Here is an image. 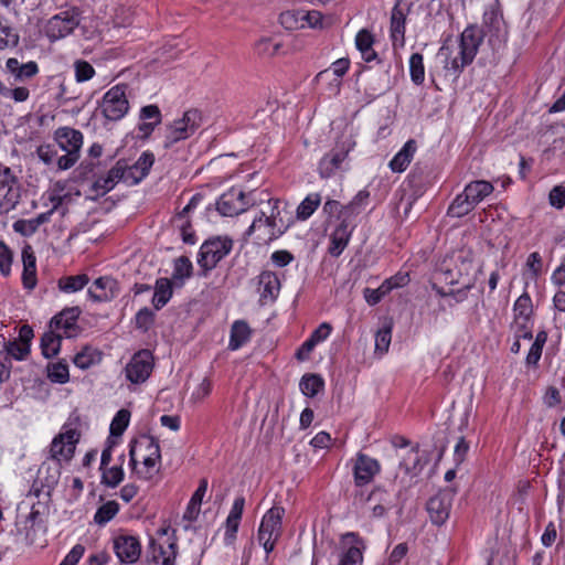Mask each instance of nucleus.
Here are the masks:
<instances>
[{
  "label": "nucleus",
  "instance_id": "20e7f679",
  "mask_svg": "<svg viewBox=\"0 0 565 565\" xmlns=\"http://www.w3.org/2000/svg\"><path fill=\"white\" fill-rule=\"evenodd\" d=\"M202 115L198 109L186 110L182 118L174 120L167 126L164 136V148L172 147L175 142L192 136L201 126Z\"/></svg>",
  "mask_w": 565,
  "mask_h": 565
},
{
  "label": "nucleus",
  "instance_id": "9b49d317",
  "mask_svg": "<svg viewBox=\"0 0 565 565\" xmlns=\"http://www.w3.org/2000/svg\"><path fill=\"white\" fill-rule=\"evenodd\" d=\"M273 203L270 214L267 215L265 212H260L259 216L254 218L253 223L246 231L247 235H252L256 232V228H260V222H265L266 227L269 228V232L260 236V239L265 242L273 241L285 233L287 225L284 224L282 218L280 217V211L278 209L279 200H275Z\"/></svg>",
  "mask_w": 565,
  "mask_h": 565
},
{
  "label": "nucleus",
  "instance_id": "7ed1b4c3",
  "mask_svg": "<svg viewBox=\"0 0 565 565\" xmlns=\"http://www.w3.org/2000/svg\"><path fill=\"white\" fill-rule=\"evenodd\" d=\"M137 447H139L140 449H145V451H146V455L142 458L143 469L137 470V473L139 475V477H141L146 480H149L159 470L157 468V465L161 459L159 443L152 436H142L141 439L137 443V445H131L130 450H129V456H130V465L132 466L134 469H136V466H137V459H136Z\"/></svg>",
  "mask_w": 565,
  "mask_h": 565
},
{
  "label": "nucleus",
  "instance_id": "f8f14e48",
  "mask_svg": "<svg viewBox=\"0 0 565 565\" xmlns=\"http://www.w3.org/2000/svg\"><path fill=\"white\" fill-rule=\"evenodd\" d=\"M77 9L62 11L52 17L46 24V35L51 40H60L71 34L79 24Z\"/></svg>",
  "mask_w": 565,
  "mask_h": 565
},
{
  "label": "nucleus",
  "instance_id": "79ce46f5",
  "mask_svg": "<svg viewBox=\"0 0 565 565\" xmlns=\"http://www.w3.org/2000/svg\"><path fill=\"white\" fill-rule=\"evenodd\" d=\"M0 21V50L15 47L19 43V34Z\"/></svg>",
  "mask_w": 565,
  "mask_h": 565
},
{
  "label": "nucleus",
  "instance_id": "8fccbe9b",
  "mask_svg": "<svg viewBox=\"0 0 565 565\" xmlns=\"http://www.w3.org/2000/svg\"><path fill=\"white\" fill-rule=\"evenodd\" d=\"M13 260V253L9 246L0 241V273L3 276H9L11 273V265Z\"/></svg>",
  "mask_w": 565,
  "mask_h": 565
},
{
  "label": "nucleus",
  "instance_id": "58836bf2",
  "mask_svg": "<svg viewBox=\"0 0 565 565\" xmlns=\"http://www.w3.org/2000/svg\"><path fill=\"white\" fill-rule=\"evenodd\" d=\"M279 22L286 30H298L305 28L301 11H286L279 15Z\"/></svg>",
  "mask_w": 565,
  "mask_h": 565
},
{
  "label": "nucleus",
  "instance_id": "dca6fc26",
  "mask_svg": "<svg viewBox=\"0 0 565 565\" xmlns=\"http://www.w3.org/2000/svg\"><path fill=\"white\" fill-rule=\"evenodd\" d=\"M114 550L122 563H136L141 555V545L137 537L120 535L114 540Z\"/></svg>",
  "mask_w": 565,
  "mask_h": 565
},
{
  "label": "nucleus",
  "instance_id": "b1692460",
  "mask_svg": "<svg viewBox=\"0 0 565 565\" xmlns=\"http://www.w3.org/2000/svg\"><path fill=\"white\" fill-rule=\"evenodd\" d=\"M174 547L175 544L171 543L169 545L171 552L168 554V552L151 537L148 547V557L154 564H159L160 559H162L161 565H173L175 558Z\"/></svg>",
  "mask_w": 565,
  "mask_h": 565
},
{
  "label": "nucleus",
  "instance_id": "6e6d98bb",
  "mask_svg": "<svg viewBox=\"0 0 565 565\" xmlns=\"http://www.w3.org/2000/svg\"><path fill=\"white\" fill-rule=\"evenodd\" d=\"M140 120H151L150 122L161 124L162 115L157 105H147L140 109Z\"/></svg>",
  "mask_w": 565,
  "mask_h": 565
},
{
  "label": "nucleus",
  "instance_id": "423d86ee",
  "mask_svg": "<svg viewBox=\"0 0 565 565\" xmlns=\"http://www.w3.org/2000/svg\"><path fill=\"white\" fill-rule=\"evenodd\" d=\"M232 247L233 241L228 237L207 239L200 248L198 263L204 270H211L230 254Z\"/></svg>",
  "mask_w": 565,
  "mask_h": 565
},
{
  "label": "nucleus",
  "instance_id": "69168bd1",
  "mask_svg": "<svg viewBox=\"0 0 565 565\" xmlns=\"http://www.w3.org/2000/svg\"><path fill=\"white\" fill-rule=\"evenodd\" d=\"M17 14L13 0H0V21L8 22L10 18H14Z\"/></svg>",
  "mask_w": 565,
  "mask_h": 565
},
{
  "label": "nucleus",
  "instance_id": "a19ab883",
  "mask_svg": "<svg viewBox=\"0 0 565 565\" xmlns=\"http://www.w3.org/2000/svg\"><path fill=\"white\" fill-rule=\"evenodd\" d=\"M130 419V413L127 409H120L115 415L110 424V435L121 436L127 428Z\"/></svg>",
  "mask_w": 565,
  "mask_h": 565
},
{
  "label": "nucleus",
  "instance_id": "5701e85b",
  "mask_svg": "<svg viewBox=\"0 0 565 565\" xmlns=\"http://www.w3.org/2000/svg\"><path fill=\"white\" fill-rule=\"evenodd\" d=\"M416 141L411 139L404 147L394 156L390 162V167L394 172H403L411 163L416 151Z\"/></svg>",
  "mask_w": 565,
  "mask_h": 565
},
{
  "label": "nucleus",
  "instance_id": "c756f323",
  "mask_svg": "<svg viewBox=\"0 0 565 565\" xmlns=\"http://www.w3.org/2000/svg\"><path fill=\"white\" fill-rule=\"evenodd\" d=\"M89 282L86 274L75 276H64L57 281L58 289L66 294H72L82 290Z\"/></svg>",
  "mask_w": 565,
  "mask_h": 565
},
{
  "label": "nucleus",
  "instance_id": "72a5a7b5",
  "mask_svg": "<svg viewBox=\"0 0 565 565\" xmlns=\"http://www.w3.org/2000/svg\"><path fill=\"white\" fill-rule=\"evenodd\" d=\"M321 196L318 193L309 194L297 207V217L299 220L309 218L320 205Z\"/></svg>",
  "mask_w": 565,
  "mask_h": 565
},
{
  "label": "nucleus",
  "instance_id": "603ef678",
  "mask_svg": "<svg viewBox=\"0 0 565 565\" xmlns=\"http://www.w3.org/2000/svg\"><path fill=\"white\" fill-rule=\"evenodd\" d=\"M350 61L349 58H339L332 63L330 70H324L318 73L317 78L321 79L329 74L331 71L338 78L342 77L349 70Z\"/></svg>",
  "mask_w": 565,
  "mask_h": 565
},
{
  "label": "nucleus",
  "instance_id": "cd10ccee",
  "mask_svg": "<svg viewBox=\"0 0 565 565\" xmlns=\"http://www.w3.org/2000/svg\"><path fill=\"white\" fill-rule=\"evenodd\" d=\"M172 282L168 278H159L156 281L152 303L157 310L164 307L172 297Z\"/></svg>",
  "mask_w": 565,
  "mask_h": 565
},
{
  "label": "nucleus",
  "instance_id": "37998d69",
  "mask_svg": "<svg viewBox=\"0 0 565 565\" xmlns=\"http://www.w3.org/2000/svg\"><path fill=\"white\" fill-rule=\"evenodd\" d=\"M97 356L98 354L95 350L86 347L74 356L73 362L77 367L85 370L96 362Z\"/></svg>",
  "mask_w": 565,
  "mask_h": 565
},
{
  "label": "nucleus",
  "instance_id": "774afa93",
  "mask_svg": "<svg viewBox=\"0 0 565 565\" xmlns=\"http://www.w3.org/2000/svg\"><path fill=\"white\" fill-rule=\"evenodd\" d=\"M550 202L553 206L563 207L565 204V188L554 186L550 192Z\"/></svg>",
  "mask_w": 565,
  "mask_h": 565
},
{
  "label": "nucleus",
  "instance_id": "7c9ffc66",
  "mask_svg": "<svg viewBox=\"0 0 565 565\" xmlns=\"http://www.w3.org/2000/svg\"><path fill=\"white\" fill-rule=\"evenodd\" d=\"M193 266L186 256H180L174 260L172 280L175 285L182 286L184 279L192 276Z\"/></svg>",
  "mask_w": 565,
  "mask_h": 565
},
{
  "label": "nucleus",
  "instance_id": "6ab92c4d",
  "mask_svg": "<svg viewBox=\"0 0 565 565\" xmlns=\"http://www.w3.org/2000/svg\"><path fill=\"white\" fill-rule=\"evenodd\" d=\"M379 471L380 463L377 462V460L362 452H359L356 455L355 463L353 467L354 480L356 486L361 487L371 482Z\"/></svg>",
  "mask_w": 565,
  "mask_h": 565
},
{
  "label": "nucleus",
  "instance_id": "412c9836",
  "mask_svg": "<svg viewBox=\"0 0 565 565\" xmlns=\"http://www.w3.org/2000/svg\"><path fill=\"white\" fill-rule=\"evenodd\" d=\"M347 221L348 218L344 217V220H342V222L335 227L331 235L329 253L334 257H338L342 254L350 241L352 228H350V225Z\"/></svg>",
  "mask_w": 565,
  "mask_h": 565
},
{
  "label": "nucleus",
  "instance_id": "f257e3e1",
  "mask_svg": "<svg viewBox=\"0 0 565 565\" xmlns=\"http://www.w3.org/2000/svg\"><path fill=\"white\" fill-rule=\"evenodd\" d=\"M53 143L36 149L39 159L46 166L56 164L58 170H68L81 158L83 134L72 127H60L54 131Z\"/></svg>",
  "mask_w": 565,
  "mask_h": 565
},
{
  "label": "nucleus",
  "instance_id": "bf43d9fd",
  "mask_svg": "<svg viewBox=\"0 0 565 565\" xmlns=\"http://www.w3.org/2000/svg\"><path fill=\"white\" fill-rule=\"evenodd\" d=\"M301 18H303L305 26L308 25L312 29H322L324 28L323 24V17L319 11H301Z\"/></svg>",
  "mask_w": 565,
  "mask_h": 565
},
{
  "label": "nucleus",
  "instance_id": "680f3d73",
  "mask_svg": "<svg viewBox=\"0 0 565 565\" xmlns=\"http://www.w3.org/2000/svg\"><path fill=\"white\" fill-rule=\"evenodd\" d=\"M367 500L370 502L380 503L385 508L392 509L394 505L392 495L382 489L373 490Z\"/></svg>",
  "mask_w": 565,
  "mask_h": 565
},
{
  "label": "nucleus",
  "instance_id": "ddd939ff",
  "mask_svg": "<svg viewBox=\"0 0 565 565\" xmlns=\"http://www.w3.org/2000/svg\"><path fill=\"white\" fill-rule=\"evenodd\" d=\"M254 204L255 201L250 200L249 195L244 191L232 188L220 196L216 209L224 216H234L246 211L248 206Z\"/></svg>",
  "mask_w": 565,
  "mask_h": 565
},
{
  "label": "nucleus",
  "instance_id": "c9c22d12",
  "mask_svg": "<svg viewBox=\"0 0 565 565\" xmlns=\"http://www.w3.org/2000/svg\"><path fill=\"white\" fill-rule=\"evenodd\" d=\"M119 511V504L116 501L104 503L95 513L94 521L99 525L109 522Z\"/></svg>",
  "mask_w": 565,
  "mask_h": 565
},
{
  "label": "nucleus",
  "instance_id": "39448f33",
  "mask_svg": "<svg viewBox=\"0 0 565 565\" xmlns=\"http://www.w3.org/2000/svg\"><path fill=\"white\" fill-rule=\"evenodd\" d=\"M284 514V508L273 507L263 516L258 530V541L266 553H270L274 550L276 541L281 535Z\"/></svg>",
  "mask_w": 565,
  "mask_h": 565
},
{
  "label": "nucleus",
  "instance_id": "6e6552de",
  "mask_svg": "<svg viewBox=\"0 0 565 565\" xmlns=\"http://www.w3.org/2000/svg\"><path fill=\"white\" fill-rule=\"evenodd\" d=\"M21 198L18 178L9 167L0 164V214L15 209Z\"/></svg>",
  "mask_w": 565,
  "mask_h": 565
},
{
  "label": "nucleus",
  "instance_id": "49530a36",
  "mask_svg": "<svg viewBox=\"0 0 565 565\" xmlns=\"http://www.w3.org/2000/svg\"><path fill=\"white\" fill-rule=\"evenodd\" d=\"M102 481L104 484L115 488L117 487L124 479V470L120 466H114L107 470L102 469Z\"/></svg>",
  "mask_w": 565,
  "mask_h": 565
},
{
  "label": "nucleus",
  "instance_id": "13d9d810",
  "mask_svg": "<svg viewBox=\"0 0 565 565\" xmlns=\"http://www.w3.org/2000/svg\"><path fill=\"white\" fill-rule=\"evenodd\" d=\"M14 232L22 236H32L39 228L36 227L33 218L31 220H18L13 223Z\"/></svg>",
  "mask_w": 565,
  "mask_h": 565
},
{
  "label": "nucleus",
  "instance_id": "338daca9",
  "mask_svg": "<svg viewBox=\"0 0 565 565\" xmlns=\"http://www.w3.org/2000/svg\"><path fill=\"white\" fill-rule=\"evenodd\" d=\"M84 546L76 544L65 556L60 565H76L84 554Z\"/></svg>",
  "mask_w": 565,
  "mask_h": 565
},
{
  "label": "nucleus",
  "instance_id": "4be33fe9",
  "mask_svg": "<svg viewBox=\"0 0 565 565\" xmlns=\"http://www.w3.org/2000/svg\"><path fill=\"white\" fill-rule=\"evenodd\" d=\"M154 162V156L151 152H143L139 159L130 167L127 166L128 178L131 184L139 183L146 178Z\"/></svg>",
  "mask_w": 565,
  "mask_h": 565
},
{
  "label": "nucleus",
  "instance_id": "a18cd8bd",
  "mask_svg": "<svg viewBox=\"0 0 565 565\" xmlns=\"http://www.w3.org/2000/svg\"><path fill=\"white\" fill-rule=\"evenodd\" d=\"M392 340V328L385 327L380 329L375 335V352L381 355L385 354L388 351L390 344Z\"/></svg>",
  "mask_w": 565,
  "mask_h": 565
},
{
  "label": "nucleus",
  "instance_id": "393cba45",
  "mask_svg": "<svg viewBox=\"0 0 565 565\" xmlns=\"http://www.w3.org/2000/svg\"><path fill=\"white\" fill-rule=\"evenodd\" d=\"M258 284L262 288L260 296L262 298H276L279 289L280 282L277 275L269 270H264L258 277Z\"/></svg>",
  "mask_w": 565,
  "mask_h": 565
},
{
  "label": "nucleus",
  "instance_id": "a211bd4d",
  "mask_svg": "<svg viewBox=\"0 0 565 565\" xmlns=\"http://www.w3.org/2000/svg\"><path fill=\"white\" fill-rule=\"evenodd\" d=\"M351 146H338L329 153L324 154L319 162V173L322 178H329L341 168V164L348 158Z\"/></svg>",
  "mask_w": 565,
  "mask_h": 565
},
{
  "label": "nucleus",
  "instance_id": "c85d7f7f",
  "mask_svg": "<svg viewBox=\"0 0 565 565\" xmlns=\"http://www.w3.org/2000/svg\"><path fill=\"white\" fill-rule=\"evenodd\" d=\"M55 329H51L41 338V350L42 354L46 358L55 356L61 349L62 335L54 332Z\"/></svg>",
  "mask_w": 565,
  "mask_h": 565
},
{
  "label": "nucleus",
  "instance_id": "473e14b6",
  "mask_svg": "<svg viewBox=\"0 0 565 565\" xmlns=\"http://www.w3.org/2000/svg\"><path fill=\"white\" fill-rule=\"evenodd\" d=\"M299 386L306 396L313 397L323 388L324 382L318 374H306L302 376Z\"/></svg>",
  "mask_w": 565,
  "mask_h": 565
},
{
  "label": "nucleus",
  "instance_id": "4c0bfd02",
  "mask_svg": "<svg viewBox=\"0 0 565 565\" xmlns=\"http://www.w3.org/2000/svg\"><path fill=\"white\" fill-rule=\"evenodd\" d=\"M47 376L52 382L64 384L70 379L68 365L63 362H56L47 366Z\"/></svg>",
  "mask_w": 565,
  "mask_h": 565
},
{
  "label": "nucleus",
  "instance_id": "f03ea898",
  "mask_svg": "<svg viewBox=\"0 0 565 565\" xmlns=\"http://www.w3.org/2000/svg\"><path fill=\"white\" fill-rule=\"evenodd\" d=\"M483 39L484 31L482 28L477 24H470L460 34L456 56L451 57L448 46L443 45L437 53V57L443 60L445 71L457 77L466 66L472 63Z\"/></svg>",
  "mask_w": 565,
  "mask_h": 565
},
{
  "label": "nucleus",
  "instance_id": "4468645a",
  "mask_svg": "<svg viewBox=\"0 0 565 565\" xmlns=\"http://www.w3.org/2000/svg\"><path fill=\"white\" fill-rule=\"evenodd\" d=\"M411 11V3L406 0H397L391 12V40L394 49L405 44V23Z\"/></svg>",
  "mask_w": 565,
  "mask_h": 565
},
{
  "label": "nucleus",
  "instance_id": "a878e982",
  "mask_svg": "<svg viewBox=\"0 0 565 565\" xmlns=\"http://www.w3.org/2000/svg\"><path fill=\"white\" fill-rule=\"evenodd\" d=\"M493 191V185L484 180H477L468 183L463 190L466 196L470 199V201L477 205L480 203L486 196L491 194Z\"/></svg>",
  "mask_w": 565,
  "mask_h": 565
},
{
  "label": "nucleus",
  "instance_id": "aec40b11",
  "mask_svg": "<svg viewBox=\"0 0 565 565\" xmlns=\"http://www.w3.org/2000/svg\"><path fill=\"white\" fill-rule=\"evenodd\" d=\"M81 312L79 307L65 308L51 319L50 328L55 330L63 329L64 334L70 338L73 335V330L76 328V321Z\"/></svg>",
  "mask_w": 565,
  "mask_h": 565
},
{
  "label": "nucleus",
  "instance_id": "e2e57ef3",
  "mask_svg": "<svg viewBox=\"0 0 565 565\" xmlns=\"http://www.w3.org/2000/svg\"><path fill=\"white\" fill-rule=\"evenodd\" d=\"M39 72V66L35 62L30 61L25 64H20L19 71L15 75L18 79L32 78Z\"/></svg>",
  "mask_w": 565,
  "mask_h": 565
},
{
  "label": "nucleus",
  "instance_id": "2eb2a0df",
  "mask_svg": "<svg viewBox=\"0 0 565 565\" xmlns=\"http://www.w3.org/2000/svg\"><path fill=\"white\" fill-rule=\"evenodd\" d=\"M153 367L152 355L143 350L136 353L126 366V376L131 383H143Z\"/></svg>",
  "mask_w": 565,
  "mask_h": 565
},
{
  "label": "nucleus",
  "instance_id": "bb28decb",
  "mask_svg": "<svg viewBox=\"0 0 565 565\" xmlns=\"http://www.w3.org/2000/svg\"><path fill=\"white\" fill-rule=\"evenodd\" d=\"M250 333H252L250 328L245 321H243V320L235 321L231 329V339H230L228 348L231 350L239 349L243 344H245L249 340Z\"/></svg>",
  "mask_w": 565,
  "mask_h": 565
},
{
  "label": "nucleus",
  "instance_id": "2f4dec72",
  "mask_svg": "<svg viewBox=\"0 0 565 565\" xmlns=\"http://www.w3.org/2000/svg\"><path fill=\"white\" fill-rule=\"evenodd\" d=\"M476 205L470 201L466 193L458 194L450 206L448 207V214L454 217H462L470 213Z\"/></svg>",
  "mask_w": 565,
  "mask_h": 565
},
{
  "label": "nucleus",
  "instance_id": "5fc2aeb1",
  "mask_svg": "<svg viewBox=\"0 0 565 565\" xmlns=\"http://www.w3.org/2000/svg\"><path fill=\"white\" fill-rule=\"evenodd\" d=\"M363 555L359 546H350L340 558L338 565H360L362 563Z\"/></svg>",
  "mask_w": 565,
  "mask_h": 565
},
{
  "label": "nucleus",
  "instance_id": "f3484780",
  "mask_svg": "<svg viewBox=\"0 0 565 565\" xmlns=\"http://www.w3.org/2000/svg\"><path fill=\"white\" fill-rule=\"evenodd\" d=\"M118 292L117 280L109 276L97 278L87 291L88 297L95 302L110 301L117 297Z\"/></svg>",
  "mask_w": 565,
  "mask_h": 565
},
{
  "label": "nucleus",
  "instance_id": "ea45409f",
  "mask_svg": "<svg viewBox=\"0 0 565 565\" xmlns=\"http://www.w3.org/2000/svg\"><path fill=\"white\" fill-rule=\"evenodd\" d=\"M6 352H8V360L15 359L18 361L24 360L30 353V345L23 344L20 341H7Z\"/></svg>",
  "mask_w": 565,
  "mask_h": 565
},
{
  "label": "nucleus",
  "instance_id": "052dcab7",
  "mask_svg": "<svg viewBox=\"0 0 565 565\" xmlns=\"http://www.w3.org/2000/svg\"><path fill=\"white\" fill-rule=\"evenodd\" d=\"M115 188L113 183V179H108V177H100L97 179L93 185L92 191L95 193V196H103L108 193L110 190Z\"/></svg>",
  "mask_w": 565,
  "mask_h": 565
},
{
  "label": "nucleus",
  "instance_id": "3c124183",
  "mask_svg": "<svg viewBox=\"0 0 565 565\" xmlns=\"http://www.w3.org/2000/svg\"><path fill=\"white\" fill-rule=\"evenodd\" d=\"M74 68L75 78L78 83L89 81L95 75L94 67L87 61H76L74 63Z\"/></svg>",
  "mask_w": 565,
  "mask_h": 565
},
{
  "label": "nucleus",
  "instance_id": "1a4fd4ad",
  "mask_svg": "<svg viewBox=\"0 0 565 565\" xmlns=\"http://www.w3.org/2000/svg\"><path fill=\"white\" fill-rule=\"evenodd\" d=\"M455 495L456 488L447 487L427 501L426 511L434 525L441 526L449 519Z\"/></svg>",
  "mask_w": 565,
  "mask_h": 565
},
{
  "label": "nucleus",
  "instance_id": "c03bdc74",
  "mask_svg": "<svg viewBox=\"0 0 565 565\" xmlns=\"http://www.w3.org/2000/svg\"><path fill=\"white\" fill-rule=\"evenodd\" d=\"M11 367L12 363L8 360V352H6V338L0 335V383L10 379Z\"/></svg>",
  "mask_w": 565,
  "mask_h": 565
},
{
  "label": "nucleus",
  "instance_id": "e433bc0d",
  "mask_svg": "<svg viewBox=\"0 0 565 565\" xmlns=\"http://www.w3.org/2000/svg\"><path fill=\"white\" fill-rule=\"evenodd\" d=\"M369 195L367 191H360L348 205L342 207L341 213L344 217L349 218L354 214H359L364 207Z\"/></svg>",
  "mask_w": 565,
  "mask_h": 565
},
{
  "label": "nucleus",
  "instance_id": "864d4df0",
  "mask_svg": "<svg viewBox=\"0 0 565 565\" xmlns=\"http://www.w3.org/2000/svg\"><path fill=\"white\" fill-rule=\"evenodd\" d=\"M108 179H113L114 185H116L119 181L130 182V178H128L127 163L122 160L117 161L115 167H113L108 173Z\"/></svg>",
  "mask_w": 565,
  "mask_h": 565
},
{
  "label": "nucleus",
  "instance_id": "9d476101",
  "mask_svg": "<svg viewBox=\"0 0 565 565\" xmlns=\"http://www.w3.org/2000/svg\"><path fill=\"white\" fill-rule=\"evenodd\" d=\"M81 434L75 428H68L64 426V431L58 434L51 444L50 458L61 461H70L76 449V445L79 440Z\"/></svg>",
  "mask_w": 565,
  "mask_h": 565
},
{
  "label": "nucleus",
  "instance_id": "f704fd0d",
  "mask_svg": "<svg viewBox=\"0 0 565 565\" xmlns=\"http://www.w3.org/2000/svg\"><path fill=\"white\" fill-rule=\"evenodd\" d=\"M409 74L412 82L415 85H422L425 79V66L423 62V55L420 53H414L409 58Z\"/></svg>",
  "mask_w": 565,
  "mask_h": 565
},
{
  "label": "nucleus",
  "instance_id": "4d7b16f0",
  "mask_svg": "<svg viewBox=\"0 0 565 565\" xmlns=\"http://www.w3.org/2000/svg\"><path fill=\"white\" fill-rule=\"evenodd\" d=\"M373 44H374V36L369 30L362 29L358 32V34L355 36V45L360 52L373 47Z\"/></svg>",
  "mask_w": 565,
  "mask_h": 565
},
{
  "label": "nucleus",
  "instance_id": "0e129e2a",
  "mask_svg": "<svg viewBox=\"0 0 565 565\" xmlns=\"http://www.w3.org/2000/svg\"><path fill=\"white\" fill-rule=\"evenodd\" d=\"M526 267L532 273L533 278H536L542 271V258L537 252L531 253L526 260Z\"/></svg>",
  "mask_w": 565,
  "mask_h": 565
},
{
  "label": "nucleus",
  "instance_id": "0eeeda50",
  "mask_svg": "<svg viewBox=\"0 0 565 565\" xmlns=\"http://www.w3.org/2000/svg\"><path fill=\"white\" fill-rule=\"evenodd\" d=\"M127 85L120 84L108 89L102 100L103 115L113 121L125 117L129 110V102L126 95Z\"/></svg>",
  "mask_w": 565,
  "mask_h": 565
},
{
  "label": "nucleus",
  "instance_id": "09e8293b",
  "mask_svg": "<svg viewBox=\"0 0 565 565\" xmlns=\"http://www.w3.org/2000/svg\"><path fill=\"white\" fill-rule=\"evenodd\" d=\"M514 313L516 317H522L527 320L532 313V300L531 297L524 292L522 294L514 303Z\"/></svg>",
  "mask_w": 565,
  "mask_h": 565
},
{
  "label": "nucleus",
  "instance_id": "de8ad7c7",
  "mask_svg": "<svg viewBox=\"0 0 565 565\" xmlns=\"http://www.w3.org/2000/svg\"><path fill=\"white\" fill-rule=\"evenodd\" d=\"M153 322L154 313L151 309L145 307L136 313L135 326L137 329L148 331Z\"/></svg>",
  "mask_w": 565,
  "mask_h": 565
}]
</instances>
